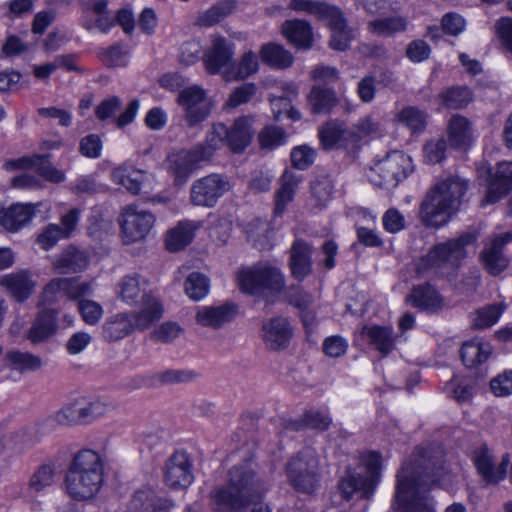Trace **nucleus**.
<instances>
[{"label":"nucleus","instance_id":"f257e3e1","mask_svg":"<svg viewBox=\"0 0 512 512\" xmlns=\"http://www.w3.org/2000/svg\"><path fill=\"white\" fill-rule=\"evenodd\" d=\"M445 452L439 444L417 447L413 459L397 473L395 504L399 512H435L429 491L445 474Z\"/></svg>","mask_w":512,"mask_h":512},{"label":"nucleus","instance_id":"f03ea898","mask_svg":"<svg viewBox=\"0 0 512 512\" xmlns=\"http://www.w3.org/2000/svg\"><path fill=\"white\" fill-rule=\"evenodd\" d=\"M266 490V483L251 462L244 461L230 468L226 485L211 491V506L215 512H246L252 503L262 499Z\"/></svg>","mask_w":512,"mask_h":512},{"label":"nucleus","instance_id":"7ed1b4c3","mask_svg":"<svg viewBox=\"0 0 512 512\" xmlns=\"http://www.w3.org/2000/svg\"><path fill=\"white\" fill-rule=\"evenodd\" d=\"M468 183L458 176H451L434 185L420 204L419 217L426 227L446 225L459 211Z\"/></svg>","mask_w":512,"mask_h":512},{"label":"nucleus","instance_id":"20e7f679","mask_svg":"<svg viewBox=\"0 0 512 512\" xmlns=\"http://www.w3.org/2000/svg\"><path fill=\"white\" fill-rule=\"evenodd\" d=\"M104 481V462L92 449L78 451L69 464L65 484L68 494L76 500H88L99 491Z\"/></svg>","mask_w":512,"mask_h":512},{"label":"nucleus","instance_id":"39448f33","mask_svg":"<svg viewBox=\"0 0 512 512\" xmlns=\"http://www.w3.org/2000/svg\"><path fill=\"white\" fill-rule=\"evenodd\" d=\"M239 287L242 292L261 296L268 301L278 297L285 285L281 270L273 265L259 263L238 273Z\"/></svg>","mask_w":512,"mask_h":512},{"label":"nucleus","instance_id":"423d86ee","mask_svg":"<svg viewBox=\"0 0 512 512\" xmlns=\"http://www.w3.org/2000/svg\"><path fill=\"white\" fill-rule=\"evenodd\" d=\"M163 308L159 301H149L145 307L132 314L120 313L110 317L103 325V337L108 342L119 341L135 330H145L160 319Z\"/></svg>","mask_w":512,"mask_h":512},{"label":"nucleus","instance_id":"0eeeda50","mask_svg":"<svg viewBox=\"0 0 512 512\" xmlns=\"http://www.w3.org/2000/svg\"><path fill=\"white\" fill-rule=\"evenodd\" d=\"M289 484L299 493L312 494L321 480L319 457L311 448H304L285 466Z\"/></svg>","mask_w":512,"mask_h":512},{"label":"nucleus","instance_id":"6e6552de","mask_svg":"<svg viewBox=\"0 0 512 512\" xmlns=\"http://www.w3.org/2000/svg\"><path fill=\"white\" fill-rule=\"evenodd\" d=\"M414 170L412 159L402 151H392L370 169V181L386 189H392L405 180Z\"/></svg>","mask_w":512,"mask_h":512},{"label":"nucleus","instance_id":"1a4fd4ad","mask_svg":"<svg viewBox=\"0 0 512 512\" xmlns=\"http://www.w3.org/2000/svg\"><path fill=\"white\" fill-rule=\"evenodd\" d=\"M382 457L378 452H370L363 458L366 476L347 471V475L338 483L344 499L349 500L355 492H361L363 498H370L381 477Z\"/></svg>","mask_w":512,"mask_h":512},{"label":"nucleus","instance_id":"9d476101","mask_svg":"<svg viewBox=\"0 0 512 512\" xmlns=\"http://www.w3.org/2000/svg\"><path fill=\"white\" fill-rule=\"evenodd\" d=\"M476 240L472 233L461 235L457 239L435 245L416 263V272L424 276L432 268H437L446 262L457 263L465 256V247Z\"/></svg>","mask_w":512,"mask_h":512},{"label":"nucleus","instance_id":"9b49d317","mask_svg":"<svg viewBox=\"0 0 512 512\" xmlns=\"http://www.w3.org/2000/svg\"><path fill=\"white\" fill-rule=\"evenodd\" d=\"M177 103L184 109V121L189 128H195L211 114L213 105L206 97V92L198 85L182 89Z\"/></svg>","mask_w":512,"mask_h":512},{"label":"nucleus","instance_id":"f8f14e48","mask_svg":"<svg viewBox=\"0 0 512 512\" xmlns=\"http://www.w3.org/2000/svg\"><path fill=\"white\" fill-rule=\"evenodd\" d=\"M230 188L227 177L212 173L193 182L190 188V201L194 206L212 208Z\"/></svg>","mask_w":512,"mask_h":512},{"label":"nucleus","instance_id":"ddd939ff","mask_svg":"<svg viewBox=\"0 0 512 512\" xmlns=\"http://www.w3.org/2000/svg\"><path fill=\"white\" fill-rule=\"evenodd\" d=\"M155 217L149 211L139 209L137 205L130 204L122 209L119 224L126 242L142 240L150 232Z\"/></svg>","mask_w":512,"mask_h":512},{"label":"nucleus","instance_id":"4468645a","mask_svg":"<svg viewBox=\"0 0 512 512\" xmlns=\"http://www.w3.org/2000/svg\"><path fill=\"white\" fill-rule=\"evenodd\" d=\"M140 103L137 99L130 101L123 112L122 101L118 96H110L102 100L95 108V116L99 121H112L117 128L122 129L131 124L139 110Z\"/></svg>","mask_w":512,"mask_h":512},{"label":"nucleus","instance_id":"2eb2a0df","mask_svg":"<svg viewBox=\"0 0 512 512\" xmlns=\"http://www.w3.org/2000/svg\"><path fill=\"white\" fill-rule=\"evenodd\" d=\"M473 462L485 484L495 485L506 477L510 456L504 454L500 464L496 466L494 455L486 445H483L474 452Z\"/></svg>","mask_w":512,"mask_h":512},{"label":"nucleus","instance_id":"dca6fc26","mask_svg":"<svg viewBox=\"0 0 512 512\" xmlns=\"http://www.w3.org/2000/svg\"><path fill=\"white\" fill-rule=\"evenodd\" d=\"M192 463L184 451L173 453L164 466V481L172 489H185L193 482Z\"/></svg>","mask_w":512,"mask_h":512},{"label":"nucleus","instance_id":"f3484780","mask_svg":"<svg viewBox=\"0 0 512 512\" xmlns=\"http://www.w3.org/2000/svg\"><path fill=\"white\" fill-rule=\"evenodd\" d=\"M234 44L226 38L218 36L213 38L212 45L203 55V62L209 74L223 73L226 79V72L230 71L233 65Z\"/></svg>","mask_w":512,"mask_h":512},{"label":"nucleus","instance_id":"a211bd4d","mask_svg":"<svg viewBox=\"0 0 512 512\" xmlns=\"http://www.w3.org/2000/svg\"><path fill=\"white\" fill-rule=\"evenodd\" d=\"M293 329L286 317L277 316L262 324V339L265 346L273 351L284 350L289 346Z\"/></svg>","mask_w":512,"mask_h":512},{"label":"nucleus","instance_id":"6ab92c4d","mask_svg":"<svg viewBox=\"0 0 512 512\" xmlns=\"http://www.w3.org/2000/svg\"><path fill=\"white\" fill-rule=\"evenodd\" d=\"M512 241V233L506 232L494 235L485 244L481 252V259L492 275H498L508 266V259L503 253V247Z\"/></svg>","mask_w":512,"mask_h":512},{"label":"nucleus","instance_id":"aec40b11","mask_svg":"<svg viewBox=\"0 0 512 512\" xmlns=\"http://www.w3.org/2000/svg\"><path fill=\"white\" fill-rule=\"evenodd\" d=\"M512 190V162L498 163L494 172L490 173L485 198L482 205L494 204Z\"/></svg>","mask_w":512,"mask_h":512},{"label":"nucleus","instance_id":"412c9836","mask_svg":"<svg viewBox=\"0 0 512 512\" xmlns=\"http://www.w3.org/2000/svg\"><path fill=\"white\" fill-rule=\"evenodd\" d=\"M238 313V307L232 302L218 306H203L196 313V321L203 327L219 329L232 322Z\"/></svg>","mask_w":512,"mask_h":512},{"label":"nucleus","instance_id":"4be33fe9","mask_svg":"<svg viewBox=\"0 0 512 512\" xmlns=\"http://www.w3.org/2000/svg\"><path fill=\"white\" fill-rule=\"evenodd\" d=\"M40 205V203H16L6 209H0V227L10 232L20 230L36 216L37 207Z\"/></svg>","mask_w":512,"mask_h":512},{"label":"nucleus","instance_id":"5701e85b","mask_svg":"<svg viewBox=\"0 0 512 512\" xmlns=\"http://www.w3.org/2000/svg\"><path fill=\"white\" fill-rule=\"evenodd\" d=\"M252 123V117L241 116L227 126L226 146L230 151L242 153L250 145L255 133Z\"/></svg>","mask_w":512,"mask_h":512},{"label":"nucleus","instance_id":"b1692460","mask_svg":"<svg viewBox=\"0 0 512 512\" xmlns=\"http://www.w3.org/2000/svg\"><path fill=\"white\" fill-rule=\"evenodd\" d=\"M0 286L17 301H26L33 293L36 283L27 270L4 275L0 278Z\"/></svg>","mask_w":512,"mask_h":512},{"label":"nucleus","instance_id":"393cba45","mask_svg":"<svg viewBox=\"0 0 512 512\" xmlns=\"http://www.w3.org/2000/svg\"><path fill=\"white\" fill-rule=\"evenodd\" d=\"M121 297L130 305H140L144 308L149 301H158L148 293L147 280L138 275L126 276L121 283Z\"/></svg>","mask_w":512,"mask_h":512},{"label":"nucleus","instance_id":"a878e982","mask_svg":"<svg viewBox=\"0 0 512 512\" xmlns=\"http://www.w3.org/2000/svg\"><path fill=\"white\" fill-rule=\"evenodd\" d=\"M289 265L295 279H305L312 272V247L304 240H295L290 249Z\"/></svg>","mask_w":512,"mask_h":512},{"label":"nucleus","instance_id":"bb28decb","mask_svg":"<svg viewBox=\"0 0 512 512\" xmlns=\"http://www.w3.org/2000/svg\"><path fill=\"white\" fill-rule=\"evenodd\" d=\"M325 20L328 21L332 32L329 41L330 47L337 51H345L348 49L354 36L352 29L347 27L342 11L334 7Z\"/></svg>","mask_w":512,"mask_h":512},{"label":"nucleus","instance_id":"cd10ccee","mask_svg":"<svg viewBox=\"0 0 512 512\" xmlns=\"http://www.w3.org/2000/svg\"><path fill=\"white\" fill-rule=\"evenodd\" d=\"M406 301L413 307L428 312H436L443 306L441 295L430 284L415 286L406 297Z\"/></svg>","mask_w":512,"mask_h":512},{"label":"nucleus","instance_id":"c85d7f7f","mask_svg":"<svg viewBox=\"0 0 512 512\" xmlns=\"http://www.w3.org/2000/svg\"><path fill=\"white\" fill-rule=\"evenodd\" d=\"M202 161L205 160L195 147L190 150H182L175 154L171 158L170 164V169L175 176V181L177 183L185 182Z\"/></svg>","mask_w":512,"mask_h":512},{"label":"nucleus","instance_id":"c756f323","mask_svg":"<svg viewBox=\"0 0 512 512\" xmlns=\"http://www.w3.org/2000/svg\"><path fill=\"white\" fill-rule=\"evenodd\" d=\"M282 31L287 40L297 49L308 50L313 44V31L310 23L304 20L286 21Z\"/></svg>","mask_w":512,"mask_h":512},{"label":"nucleus","instance_id":"7c9ffc66","mask_svg":"<svg viewBox=\"0 0 512 512\" xmlns=\"http://www.w3.org/2000/svg\"><path fill=\"white\" fill-rule=\"evenodd\" d=\"M57 312L54 309H43L30 328L28 338L33 343H40L50 338L57 329Z\"/></svg>","mask_w":512,"mask_h":512},{"label":"nucleus","instance_id":"2f4dec72","mask_svg":"<svg viewBox=\"0 0 512 512\" xmlns=\"http://www.w3.org/2000/svg\"><path fill=\"white\" fill-rule=\"evenodd\" d=\"M199 228V224L185 220L178 223V225L171 229L166 238V248L170 252H177L184 249L187 245H189L194 236L196 229Z\"/></svg>","mask_w":512,"mask_h":512},{"label":"nucleus","instance_id":"473e14b6","mask_svg":"<svg viewBox=\"0 0 512 512\" xmlns=\"http://www.w3.org/2000/svg\"><path fill=\"white\" fill-rule=\"evenodd\" d=\"M131 512H169L167 500L159 498L152 490H138L130 501Z\"/></svg>","mask_w":512,"mask_h":512},{"label":"nucleus","instance_id":"72a5a7b5","mask_svg":"<svg viewBox=\"0 0 512 512\" xmlns=\"http://www.w3.org/2000/svg\"><path fill=\"white\" fill-rule=\"evenodd\" d=\"M450 146L457 149L468 147L472 142L471 124L467 118L454 115L447 127Z\"/></svg>","mask_w":512,"mask_h":512},{"label":"nucleus","instance_id":"f704fd0d","mask_svg":"<svg viewBox=\"0 0 512 512\" xmlns=\"http://www.w3.org/2000/svg\"><path fill=\"white\" fill-rule=\"evenodd\" d=\"M491 352L492 347L488 342L473 339L463 343L460 356L466 367L473 368L485 363Z\"/></svg>","mask_w":512,"mask_h":512},{"label":"nucleus","instance_id":"c9c22d12","mask_svg":"<svg viewBox=\"0 0 512 512\" xmlns=\"http://www.w3.org/2000/svg\"><path fill=\"white\" fill-rule=\"evenodd\" d=\"M334 89L315 85L308 96V104L313 114H328L337 105Z\"/></svg>","mask_w":512,"mask_h":512},{"label":"nucleus","instance_id":"e433bc0d","mask_svg":"<svg viewBox=\"0 0 512 512\" xmlns=\"http://www.w3.org/2000/svg\"><path fill=\"white\" fill-rule=\"evenodd\" d=\"M280 188L275 194L274 213L281 216L286 210V206L293 200L295 190L300 182V178L290 170H285L281 176Z\"/></svg>","mask_w":512,"mask_h":512},{"label":"nucleus","instance_id":"4c0bfd02","mask_svg":"<svg viewBox=\"0 0 512 512\" xmlns=\"http://www.w3.org/2000/svg\"><path fill=\"white\" fill-rule=\"evenodd\" d=\"M227 126L223 123L213 124L208 131L204 144H198L195 149L205 161L212 158L214 153L226 145Z\"/></svg>","mask_w":512,"mask_h":512},{"label":"nucleus","instance_id":"58836bf2","mask_svg":"<svg viewBox=\"0 0 512 512\" xmlns=\"http://www.w3.org/2000/svg\"><path fill=\"white\" fill-rule=\"evenodd\" d=\"M363 334L367 336L369 343L383 356L388 355L395 346L393 331L391 327L374 325L365 326Z\"/></svg>","mask_w":512,"mask_h":512},{"label":"nucleus","instance_id":"ea45409f","mask_svg":"<svg viewBox=\"0 0 512 512\" xmlns=\"http://www.w3.org/2000/svg\"><path fill=\"white\" fill-rule=\"evenodd\" d=\"M331 424V418L318 410L307 411L302 418L285 421V428L300 431L308 428L326 430Z\"/></svg>","mask_w":512,"mask_h":512},{"label":"nucleus","instance_id":"a19ab883","mask_svg":"<svg viewBox=\"0 0 512 512\" xmlns=\"http://www.w3.org/2000/svg\"><path fill=\"white\" fill-rule=\"evenodd\" d=\"M260 56L264 63L279 69L290 67L294 60L288 50L276 43L263 45L260 50Z\"/></svg>","mask_w":512,"mask_h":512},{"label":"nucleus","instance_id":"79ce46f5","mask_svg":"<svg viewBox=\"0 0 512 512\" xmlns=\"http://www.w3.org/2000/svg\"><path fill=\"white\" fill-rule=\"evenodd\" d=\"M87 264L88 259L84 252L67 250L55 260L54 267L59 274H69L81 271Z\"/></svg>","mask_w":512,"mask_h":512},{"label":"nucleus","instance_id":"37998d69","mask_svg":"<svg viewBox=\"0 0 512 512\" xmlns=\"http://www.w3.org/2000/svg\"><path fill=\"white\" fill-rule=\"evenodd\" d=\"M406 26V18L401 16L376 19L368 24L369 31L378 36H392L405 31Z\"/></svg>","mask_w":512,"mask_h":512},{"label":"nucleus","instance_id":"c03bdc74","mask_svg":"<svg viewBox=\"0 0 512 512\" xmlns=\"http://www.w3.org/2000/svg\"><path fill=\"white\" fill-rule=\"evenodd\" d=\"M113 180L125 187L130 193L138 194L146 177L143 171L127 168H118L113 171Z\"/></svg>","mask_w":512,"mask_h":512},{"label":"nucleus","instance_id":"a18cd8bd","mask_svg":"<svg viewBox=\"0 0 512 512\" xmlns=\"http://www.w3.org/2000/svg\"><path fill=\"white\" fill-rule=\"evenodd\" d=\"M344 122L331 120L319 129V139L325 150L340 149Z\"/></svg>","mask_w":512,"mask_h":512},{"label":"nucleus","instance_id":"49530a36","mask_svg":"<svg viewBox=\"0 0 512 512\" xmlns=\"http://www.w3.org/2000/svg\"><path fill=\"white\" fill-rule=\"evenodd\" d=\"M258 58L252 51L245 52L238 64L233 62L230 71L226 72V80H242L258 71Z\"/></svg>","mask_w":512,"mask_h":512},{"label":"nucleus","instance_id":"de8ad7c7","mask_svg":"<svg viewBox=\"0 0 512 512\" xmlns=\"http://www.w3.org/2000/svg\"><path fill=\"white\" fill-rule=\"evenodd\" d=\"M234 8L235 2L233 0L220 1L201 15L198 18V23L204 27L213 26L227 17Z\"/></svg>","mask_w":512,"mask_h":512},{"label":"nucleus","instance_id":"09e8293b","mask_svg":"<svg viewBox=\"0 0 512 512\" xmlns=\"http://www.w3.org/2000/svg\"><path fill=\"white\" fill-rule=\"evenodd\" d=\"M398 120L411 130L413 134L421 133L427 124V115L416 107L408 106L398 114Z\"/></svg>","mask_w":512,"mask_h":512},{"label":"nucleus","instance_id":"8fccbe9b","mask_svg":"<svg viewBox=\"0 0 512 512\" xmlns=\"http://www.w3.org/2000/svg\"><path fill=\"white\" fill-rule=\"evenodd\" d=\"M7 359L10 362L11 367L17 371H35L42 365L41 358L29 353L21 351H9L7 353Z\"/></svg>","mask_w":512,"mask_h":512},{"label":"nucleus","instance_id":"3c124183","mask_svg":"<svg viewBox=\"0 0 512 512\" xmlns=\"http://www.w3.org/2000/svg\"><path fill=\"white\" fill-rule=\"evenodd\" d=\"M209 287V279L202 273L193 272L185 281V292L194 301H199L206 297Z\"/></svg>","mask_w":512,"mask_h":512},{"label":"nucleus","instance_id":"603ef678","mask_svg":"<svg viewBox=\"0 0 512 512\" xmlns=\"http://www.w3.org/2000/svg\"><path fill=\"white\" fill-rule=\"evenodd\" d=\"M258 141L262 149L273 150L286 143L287 133L278 126H266L259 133Z\"/></svg>","mask_w":512,"mask_h":512},{"label":"nucleus","instance_id":"864d4df0","mask_svg":"<svg viewBox=\"0 0 512 512\" xmlns=\"http://www.w3.org/2000/svg\"><path fill=\"white\" fill-rule=\"evenodd\" d=\"M49 157V155H34L35 162L33 167L45 180L52 183L63 182L65 174L53 166Z\"/></svg>","mask_w":512,"mask_h":512},{"label":"nucleus","instance_id":"5fc2aeb1","mask_svg":"<svg viewBox=\"0 0 512 512\" xmlns=\"http://www.w3.org/2000/svg\"><path fill=\"white\" fill-rule=\"evenodd\" d=\"M79 402L84 424L91 423L105 415L111 408L110 404L99 399L89 400L82 397L79 398Z\"/></svg>","mask_w":512,"mask_h":512},{"label":"nucleus","instance_id":"6e6d98bb","mask_svg":"<svg viewBox=\"0 0 512 512\" xmlns=\"http://www.w3.org/2000/svg\"><path fill=\"white\" fill-rule=\"evenodd\" d=\"M335 6H331L325 2L313 0H291L289 8L297 12H306L313 14L320 19H325Z\"/></svg>","mask_w":512,"mask_h":512},{"label":"nucleus","instance_id":"4d7b16f0","mask_svg":"<svg viewBox=\"0 0 512 512\" xmlns=\"http://www.w3.org/2000/svg\"><path fill=\"white\" fill-rule=\"evenodd\" d=\"M55 468L50 464L41 465L31 476L29 481V490L41 492L54 482Z\"/></svg>","mask_w":512,"mask_h":512},{"label":"nucleus","instance_id":"13d9d810","mask_svg":"<svg viewBox=\"0 0 512 512\" xmlns=\"http://www.w3.org/2000/svg\"><path fill=\"white\" fill-rule=\"evenodd\" d=\"M471 100V92L467 87H453L442 94L444 105L450 109L464 108Z\"/></svg>","mask_w":512,"mask_h":512},{"label":"nucleus","instance_id":"bf43d9fd","mask_svg":"<svg viewBox=\"0 0 512 512\" xmlns=\"http://www.w3.org/2000/svg\"><path fill=\"white\" fill-rule=\"evenodd\" d=\"M334 192V181L328 175L319 176L311 183L312 196L318 201V205H325Z\"/></svg>","mask_w":512,"mask_h":512},{"label":"nucleus","instance_id":"052dcab7","mask_svg":"<svg viewBox=\"0 0 512 512\" xmlns=\"http://www.w3.org/2000/svg\"><path fill=\"white\" fill-rule=\"evenodd\" d=\"M504 308L502 304H490L479 309L474 326L481 329L491 327L499 320Z\"/></svg>","mask_w":512,"mask_h":512},{"label":"nucleus","instance_id":"680f3d73","mask_svg":"<svg viewBox=\"0 0 512 512\" xmlns=\"http://www.w3.org/2000/svg\"><path fill=\"white\" fill-rule=\"evenodd\" d=\"M316 155V150L308 145L294 147L290 153L291 164L298 170H306L314 163Z\"/></svg>","mask_w":512,"mask_h":512},{"label":"nucleus","instance_id":"e2e57ef3","mask_svg":"<svg viewBox=\"0 0 512 512\" xmlns=\"http://www.w3.org/2000/svg\"><path fill=\"white\" fill-rule=\"evenodd\" d=\"M199 374L191 369H168L158 374L163 384L189 383L198 378Z\"/></svg>","mask_w":512,"mask_h":512},{"label":"nucleus","instance_id":"0e129e2a","mask_svg":"<svg viewBox=\"0 0 512 512\" xmlns=\"http://www.w3.org/2000/svg\"><path fill=\"white\" fill-rule=\"evenodd\" d=\"M102 62L108 67H119L127 64L128 50L116 43L103 50L100 54Z\"/></svg>","mask_w":512,"mask_h":512},{"label":"nucleus","instance_id":"69168bd1","mask_svg":"<svg viewBox=\"0 0 512 512\" xmlns=\"http://www.w3.org/2000/svg\"><path fill=\"white\" fill-rule=\"evenodd\" d=\"M447 148L446 140L443 138L432 139L423 147V156L428 164L440 163L445 158Z\"/></svg>","mask_w":512,"mask_h":512},{"label":"nucleus","instance_id":"338daca9","mask_svg":"<svg viewBox=\"0 0 512 512\" xmlns=\"http://www.w3.org/2000/svg\"><path fill=\"white\" fill-rule=\"evenodd\" d=\"M63 295L69 299H78L90 293L91 287L87 282H80L77 277L62 278Z\"/></svg>","mask_w":512,"mask_h":512},{"label":"nucleus","instance_id":"774afa93","mask_svg":"<svg viewBox=\"0 0 512 512\" xmlns=\"http://www.w3.org/2000/svg\"><path fill=\"white\" fill-rule=\"evenodd\" d=\"M181 332V327L174 322H165L161 324L157 329H155L150 337L152 340L156 342H161L164 344H168L173 342L177 337H179Z\"/></svg>","mask_w":512,"mask_h":512}]
</instances>
